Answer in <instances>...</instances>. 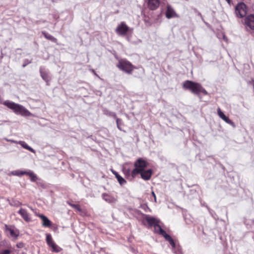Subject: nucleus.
Returning <instances> with one entry per match:
<instances>
[{"label":"nucleus","instance_id":"4be33fe9","mask_svg":"<svg viewBox=\"0 0 254 254\" xmlns=\"http://www.w3.org/2000/svg\"><path fill=\"white\" fill-rule=\"evenodd\" d=\"M18 144L21 145V146H22L24 148L31 151V152H35V151L31 147L29 146L25 141H18Z\"/></svg>","mask_w":254,"mask_h":254},{"label":"nucleus","instance_id":"f03ea898","mask_svg":"<svg viewBox=\"0 0 254 254\" xmlns=\"http://www.w3.org/2000/svg\"><path fill=\"white\" fill-rule=\"evenodd\" d=\"M160 220L148 215L144 214L142 219V224L148 228L154 227V232L161 235L164 230L159 225Z\"/></svg>","mask_w":254,"mask_h":254},{"label":"nucleus","instance_id":"b1692460","mask_svg":"<svg viewBox=\"0 0 254 254\" xmlns=\"http://www.w3.org/2000/svg\"><path fill=\"white\" fill-rule=\"evenodd\" d=\"M28 176L30 177V180L32 182H35L38 179L36 175L31 170H29Z\"/></svg>","mask_w":254,"mask_h":254},{"label":"nucleus","instance_id":"0eeeda50","mask_svg":"<svg viewBox=\"0 0 254 254\" xmlns=\"http://www.w3.org/2000/svg\"><path fill=\"white\" fill-rule=\"evenodd\" d=\"M131 29L125 22H121L117 27L115 31L120 36H125L129 32L131 31Z\"/></svg>","mask_w":254,"mask_h":254},{"label":"nucleus","instance_id":"6e6552de","mask_svg":"<svg viewBox=\"0 0 254 254\" xmlns=\"http://www.w3.org/2000/svg\"><path fill=\"white\" fill-rule=\"evenodd\" d=\"M235 12L238 17H244L247 14V5L244 2L238 3L236 6Z\"/></svg>","mask_w":254,"mask_h":254},{"label":"nucleus","instance_id":"72a5a7b5","mask_svg":"<svg viewBox=\"0 0 254 254\" xmlns=\"http://www.w3.org/2000/svg\"><path fill=\"white\" fill-rule=\"evenodd\" d=\"M152 194L154 198L155 201H156V195H155V194L154 191H152Z\"/></svg>","mask_w":254,"mask_h":254},{"label":"nucleus","instance_id":"412c9836","mask_svg":"<svg viewBox=\"0 0 254 254\" xmlns=\"http://www.w3.org/2000/svg\"><path fill=\"white\" fill-rule=\"evenodd\" d=\"M42 34L44 35V36L47 39L52 41V42H54L55 43H57V39L52 35H50V34L48 33L46 31H42Z\"/></svg>","mask_w":254,"mask_h":254},{"label":"nucleus","instance_id":"aec40b11","mask_svg":"<svg viewBox=\"0 0 254 254\" xmlns=\"http://www.w3.org/2000/svg\"><path fill=\"white\" fill-rule=\"evenodd\" d=\"M111 171L112 173L114 175H115L116 178H117L118 181L119 182V184L121 185L122 186L127 183L126 181L122 176H121L116 171H115L114 170H111Z\"/></svg>","mask_w":254,"mask_h":254},{"label":"nucleus","instance_id":"2f4dec72","mask_svg":"<svg viewBox=\"0 0 254 254\" xmlns=\"http://www.w3.org/2000/svg\"><path fill=\"white\" fill-rule=\"evenodd\" d=\"M4 139L5 140L7 141H8V142H12V143H15L18 144V141L14 140H12V139H9L6 138H4Z\"/></svg>","mask_w":254,"mask_h":254},{"label":"nucleus","instance_id":"c9c22d12","mask_svg":"<svg viewBox=\"0 0 254 254\" xmlns=\"http://www.w3.org/2000/svg\"><path fill=\"white\" fill-rule=\"evenodd\" d=\"M92 72L95 74V71L94 69H92Z\"/></svg>","mask_w":254,"mask_h":254},{"label":"nucleus","instance_id":"1a4fd4ad","mask_svg":"<svg viewBox=\"0 0 254 254\" xmlns=\"http://www.w3.org/2000/svg\"><path fill=\"white\" fill-rule=\"evenodd\" d=\"M134 169L131 171L129 169L124 168L123 172L126 178L129 181L133 180L137 177V167H134Z\"/></svg>","mask_w":254,"mask_h":254},{"label":"nucleus","instance_id":"7ed1b4c3","mask_svg":"<svg viewBox=\"0 0 254 254\" xmlns=\"http://www.w3.org/2000/svg\"><path fill=\"white\" fill-rule=\"evenodd\" d=\"M183 88L185 90L190 91L191 93L197 95H199L200 93H202L204 95L208 94L206 90L200 83L189 80L183 82Z\"/></svg>","mask_w":254,"mask_h":254},{"label":"nucleus","instance_id":"f3484780","mask_svg":"<svg viewBox=\"0 0 254 254\" xmlns=\"http://www.w3.org/2000/svg\"><path fill=\"white\" fill-rule=\"evenodd\" d=\"M110 115L113 117L116 120L117 127L119 129L122 130V127L124 126V124L122 120L117 118L116 114L115 113L111 112Z\"/></svg>","mask_w":254,"mask_h":254},{"label":"nucleus","instance_id":"7c9ffc66","mask_svg":"<svg viewBox=\"0 0 254 254\" xmlns=\"http://www.w3.org/2000/svg\"><path fill=\"white\" fill-rule=\"evenodd\" d=\"M29 173V170L28 171H20L19 176L23 175H28Z\"/></svg>","mask_w":254,"mask_h":254},{"label":"nucleus","instance_id":"dca6fc26","mask_svg":"<svg viewBox=\"0 0 254 254\" xmlns=\"http://www.w3.org/2000/svg\"><path fill=\"white\" fill-rule=\"evenodd\" d=\"M217 114L219 117L226 123L231 125H234V123L231 120H230L228 117L225 115V114L219 108H218L217 109Z\"/></svg>","mask_w":254,"mask_h":254},{"label":"nucleus","instance_id":"5701e85b","mask_svg":"<svg viewBox=\"0 0 254 254\" xmlns=\"http://www.w3.org/2000/svg\"><path fill=\"white\" fill-rule=\"evenodd\" d=\"M52 248V252L54 253H59L62 251V249L58 246L55 243H53L49 246Z\"/></svg>","mask_w":254,"mask_h":254},{"label":"nucleus","instance_id":"6ab92c4d","mask_svg":"<svg viewBox=\"0 0 254 254\" xmlns=\"http://www.w3.org/2000/svg\"><path fill=\"white\" fill-rule=\"evenodd\" d=\"M162 236L164 237V238L169 242L170 244L173 247L175 248L176 244L174 241V240L172 238V237L168 234H167L165 231L161 235Z\"/></svg>","mask_w":254,"mask_h":254},{"label":"nucleus","instance_id":"39448f33","mask_svg":"<svg viewBox=\"0 0 254 254\" xmlns=\"http://www.w3.org/2000/svg\"><path fill=\"white\" fill-rule=\"evenodd\" d=\"M116 66L119 69L128 74H132L134 69L136 68L135 66L125 59H120Z\"/></svg>","mask_w":254,"mask_h":254},{"label":"nucleus","instance_id":"e433bc0d","mask_svg":"<svg viewBox=\"0 0 254 254\" xmlns=\"http://www.w3.org/2000/svg\"><path fill=\"white\" fill-rule=\"evenodd\" d=\"M28 207H29V208H30L31 210H33V209H32L31 207H30L29 206H28Z\"/></svg>","mask_w":254,"mask_h":254},{"label":"nucleus","instance_id":"423d86ee","mask_svg":"<svg viewBox=\"0 0 254 254\" xmlns=\"http://www.w3.org/2000/svg\"><path fill=\"white\" fill-rule=\"evenodd\" d=\"M4 230L8 237L16 240L19 235V231L14 225H4Z\"/></svg>","mask_w":254,"mask_h":254},{"label":"nucleus","instance_id":"473e14b6","mask_svg":"<svg viewBox=\"0 0 254 254\" xmlns=\"http://www.w3.org/2000/svg\"><path fill=\"white\" fill-rule=\"evenodd\" d=\"M16 247L18 248H22L24 247V244L23 243H18L16 244Z\"/></svg>","mask_w":254,"mask_h":254},{"label":"nucleus","instance_id":"9b49d317","mask_svg":"<svg viewBox=\"0 0 254 254\" xmlns=\"http://www.w3.org/2000/svg\"><path fill=\"white\" fill-rule=\"evenodd\" d=\"M147 7L151 10L157 9L160 5V0H147Z\"/></svg>","mask_w":254,"mask_h":254},{"label":"nucleus","instance_id":"a211bd4d","mask_svg":"<svg viewBox=\"0 0 254 254\" xmlns=\"http://www.w3.org/2000/svg\"><path fill=\"white\" fill-rule=\"evenodd\" d=\"M176 15L175 12L173 8L170 5H167L166 11V16L167 18L170 19L174 17Z\"/></svg>","mask_w":254,"mask_h":254},{"label":"nucleus","instance_id":"f704fd0d","mask_svg":"<svg viewBox=\"0 0 254 254\" xmlns=\"http://www.w3.org/2000/svg\"><path fill=\"white\" fill-rule=\"evenodd\" d=\"M226 1L228 3H230L231 2V0H226Z\"/></svg>","mask_w":254,"mask_h":254},{"label":"nucleus","instance_id":"20e7f679","mask_svg":"<svg viewBox=\"0 0 254 254\" xmlns=\"http://www.w3.org/2000/svg\"><path fill=\"white\" fill-rule=\"evenodd\" d=\"M3 104L12 110L16 115L24 117H29L32 115V114L26 108L19 104L6 100L3 103Z\"/></svg>","mask_w":254,"mask_h":254},{"label":"nucleus","instance_id":"9d476101","mask_svg":"<svg viewBox=\"0 0 254 254\" xmlns=\"http://www.w3.org/2000/svg\"><path fill=\"white\" fill-rule=\"evenodd\" d=\"M39 72L41 77L46 82V85H49V83L50 81V77L48 71L46 70L44 66H40L39 68Z\"/></svg>","mask_w":254,"mask_h":254},{"label":"nucleus","instance_id":"cd10ccee","mask_svg":"<svg viewBox=\"0 0 254 254\" xmlns=\"http://www.w3.org/2000/svg\"><path fill=\"white\" fill-rule=\"evenodd\" d=\"M11 251L9 250H4L0 251V254H10Z\"/></svg>","mask_w":254,"mask_h":254},{"label":"nucleus","instance_id":"c85d7f7f","mask_svg":"<svg viewBox=\"0 0 254 254\" xmlns=\"http://www.w3.org/2000/svg\"><path fill=\"white\" fill-rule=\"evenodd\" d=\"M31 63V61H29L28 59H25L24 61V64H22V67H25L27 64Z\"/></svg>","mask_w":254,"mask_h":254},{"label":"nucleus","instance_id":"4c0bfd02","mask_svg":"<svg viewBox=\"0 0 254 254\" xmlns=\"http://www.w3.org/2000/svg\"><path fill=\"white\" fill-rule=\"evenodd\" d=\"M41 185V187H44V185H42V184H41V185Z\"/></svg>","mask_w":254,"mask_h":254},{"label":"nucleus","instance_id":"c756f323","mask_svg":"<svg viewBox=\"0 0 254 254\" xmlns=\"http://www.w3.org/2000/svg\"><path fill=\"white\" fill-rule=\"evenodd\" d=\"M19 172H20L19 170H15V171H12L10 173V174L14 175V176H19Z\"/></svg>","mask_w":254,"mask_h":254},{"label":"nucleus","instance_id":"ddd939ff","mask_svg":"<svg viewBox=\"0 0 254 254\" xmlns=\"http://www.w3.org/2000/svg\"><path fill=\"white\" fill-rule=\"evenodd\" d=\"M21 217L27 222L31 221L30 215L28 213L27 211L24 208H21L18 211Z\"/></svg>","mask_w":254,"mask_h":254},{"label":"nucleus","instance_id":"393cba45","mask_svg":"<svg viewBox=\"0 0 254 254\" xmlns=\"http://www.w3.org/2000/svg\"><path fill=\"white\" fill-rule=\"evenodd\" d=\"M9 204L11 206H14L17 207V206L22 205V203L18 200H15L14 199H12L11 200L10 202H9Z\"/></svg>","mask_w":254,"mask_h":254},{"label":"nucleus","instance_id":"2eb2a0df","mask_svg":"<svg viewBox=\"0 0 254 254\" xmlns=\"http://www.w3.org/2000/svg\"><path fill=\"white\" fill-rule=\"evenodd\" d=\"M36 216L40 217L42 220V226L44 227H50L52 226V222L48 218L43 214H37Z\"/></svg>","mask_w":254,"mask_h":254},{"label":"nucleus","instance_id":"bb28decb","mask_svg":"<svg viewBox=\"0 0 254 254\" xmlns=\"http://www.w3.org/2000/svg\"><path fill=\"white\" fill-rule=\"evenodd\" d=\"M69 204L73 208L76 209L79 212L81 211V209L80 207V205L78 204H72V203H69Z\"/></svg>","mask_w":254,"mask_h":254},{"label":"nucleus","instance_id":"4468645a","mask_svg":"<svg viewBox=\"0 0 254 254\" xmlns=\"http://www.w3.org/2000/svg\"><path fill=\"white\" fill-rule=\"evenodd\" d=\"M246 25L251 29L254 30V15H248L245 19Z\"/></svg>","mask_w":254,"mask_h":254},{"label":"nucleus","instance_id":"a878e982","mask_svg":"<svg viewBox=\"0 0 254 254\" xmlns=\"http://www.w3.org/2000/svg\"><path fill=\"white\" fill-rule=\"evenodd\" d=\"M46 242L49 246L51 245L53 243H55L53 241L52 236L50 234H46Z\"/></svg>","mask_w":254,"mask_h":254},{"label":"nucleus","instance_id":"f257e3e1","mask_svg":"<svg viewBox=\"0 0 254 254\" xmlns=\"http://www.w3.org/2000/svg\"><path fill=\"white\" fill-rule=\"evenodd\" d=\"M148 165V162L143 158H138L133 163V166L137 167V176L140 175L141 178L144 181L149 180L153 173L151 169L145 170Z\"/></svg>","mask_w":254,"mask_h":254},{"label":"nucleus","instance_id":"58836bf2","mask_svg":"<svg viewBox=\"0 0 254 254\" xmlns=\"http://www.w3.org/2000/svg\"><path fill=\"white\" fill-rule=\"evenodd\" d=\"M22 254H25V253H23Z\"/></svg>","mask_w":254,"mask_h":254},{"label":"nucleus","instance_id":"f8f14e48","mask_svg":"<svg viewBox=\"0 0 254 254\" xmlns=\"http://www.w3.org/2000/svg\"><path fill=\"white\" fill-rule=\"evenodd\" d=\"M102 197L104 200L110 203H115L118 200V196L115 195L103 193Z\"/></svg>","mask_w":254,"mask_h":254}]
</instances>
